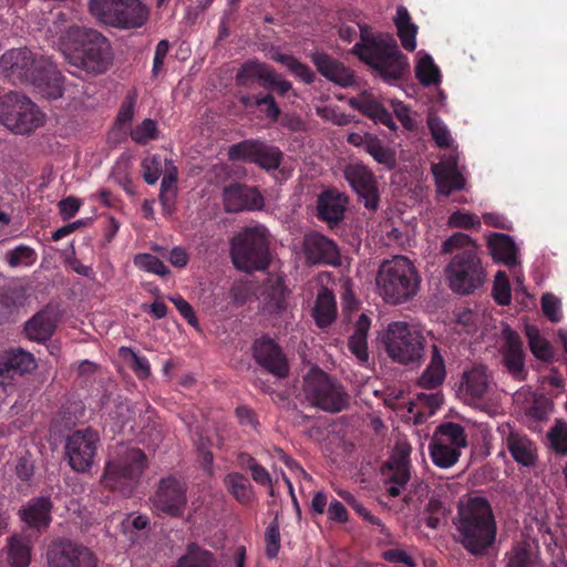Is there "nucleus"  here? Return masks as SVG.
Instances as JSON below:
<instances>
[{"label":"nucleus","mask_w":567,"mask_h":567,"mask_svg":"<svg viewBox=\"0 0 567 567\" xmlns=\"http://www.w3.org/2000/svg\"><path fill=\"white\" fill-rule=\"evenodd\" d=\"M47 557L50 567H97L90 548L68 539L53 543Z\"/></svg>","instance_id":"dca6fc26"},{"label":"nucleus","mask_w":567,"mask_h":567,"mask_svg":"<svg viewBox=\"0 0 567 567\" xmlns=\"http://www.w3.org/2000/svg\"><path fill=\"white\" fill-rule=\"evenodd\" d=\"M303 391L311 405L329 413L341 412L349 405V394L343 386L318 368L306 375Z\"/></svg>","instance_id":"1a4fd4ad"},{"label":"nucleus","mask_w":567,"mask_h":567,"mask_svg":"<svg viewBox=\"0 0 567 567\" xmlns=\"http://www.w3.org/2000/svg\"><path fill=\"white\" fill-rule=\"evenodd\" d=\"M359 28L360 41L352 53L385 83L394 85L404 80L410 73V62L396 40L391 34H373L365 24Z\"/></svg>","instance_id":"f03ea898"},{"label":"nucleus","mask_w":567,"mask_h":567,"mask_svg":"<svg viewBox=\"0 0 567 567\" xmlns=\"http://www.w3.org/2000/svg\"><path fill=\"white\" fill-rule=\"evenodd\" d=\"M177 168L173 166L166 171L162 183L159 202L164 210H169L176 197Z\"/></svg>","instance_id":"de8ad7c7"},{"label":"nucleus","mask_w":567,"mask_h":567,"mask_svg":"<svg viewBox=\"0 0 567 567\" xmlns=\"http://www.w3.org/2000/svg\"><path fill=\"white\" fill-rule=\"evenodd\" d=\"M89 8L101 23L123 30L141 28L150 18L141 0H90Z\"/></svg>","instance_id":"6e6552de"},{"label":"nucleus","mask_w":567,"mask_h":567,"mask_svg":"<svg viewBox=\"0 0 567 567\" xmlns=\"http://www.w3.org/2000/svg\"><path fill=\"white\" fill-rule=\"evenodd\" d=\"M542 310L546 318L551 322H558L561 319L560 301L551 293H545L542 297Z\"/></svg>","instance_id":"e2e57ef3"},{"label":"nucleus","mask_w":567,"mask_h":567,"mask_svg":"<svg viewBox=\"0 0 567 567\" xmlns=\"http://www.w3.org/2000/svg\"><path fill=\"white\" fill-rule=\"evenodd\" d=\"M446 377L445 361L436 344L432 346L431 360L417 380V385L426 390L440 388Z\"/></svg>","instance_id":"c85d7f7f"},{"label":"nucleus","mask_w":567,"mask_h":567,"mask_svg":"<svg viewBox=\"0 0 567 567\" xmlns=\"http://www.w3.org/2000/svg\"><path fill=\"white\" fill-rule=\"evenodd\" d=\"M436 187L440 194L450 196L453 190H461L465 186L463 175L454 167L440 169L439 166L432 168Z\"/></svg>","instance_id":"c9c22d12"},{"label":"nucleus","mask_w":567,"mask_h":567,"mask_svg":"<svg viewBox=\"0 0 567 567\" xmlns=\"http://www.w3.org/2000/svg\"><path fill=\"white\" fill-rule=\"evenodd\" d=\"M227 155L229 161L252 163L266 171L277 169L282 161V153L277 146L255 138L230 145Z\"/></svg>","instance_id":"f8f14e48"},{"label":"nucleus","mask_w":567,"mask_h":567,"mask_svg":"<svg viewBox=\"0 0 567 567\" xmlns=\"http://www.w3.org/2000/svg\"><path fill=\"white\" fill-rule=\"evenodd\" d=\"M506 567H534L530 545L526 542L516 543L505 554Z\"/></svg>","instance_id":"c03bdc74"},{"label":"nucleus","mask_w":567,"mask_h":567,"mask_svg":"<svg viewBox=\"0 0 567 567\" xmlns=\"http://www.w3.org/2000/svg\"><path fill=\"white\" fill-rule=\"evenodd\" d=\"M382 558L392 564H402L406 567H415V559L401 548H391L382 554Z\"/></svg>","instance_id":"69168bd1"},{"label":"nucleus","mask_w":567,"mask_h":567,"mask_svg":"<svg viewBox=\"0 0 567 567\" xmlns=\"http://www.w3.org/2000/svg\"><path fill=\"white\" fill-rule=\"evenodd\" d=\"M223 202L228 213L259 210L265 205V199L256 187L237 182L223 188Z\"/></svg>","instance_id":"4be33fe9"},{"label":"nucleus","mask_w":567,"mask_h":567,"mask_svg":"<svg viewBox=\"0 0 567 567\" xmlns=\"http://www.w3.org/2000/svg\"><path fill=\"white\" fill-rule=\"evenodd\" d=\"M442 254H454L445 274L450 288L458 295L474 293L486 280V271L477 254V245L464 233H454L441 247Z\"/></svg>","instance_id":"20e7f679"},{"label":"nucleus","mask_w":567,"mask_h":567,"mask_svg":"<svg viewBox=\"0 0 567 567\" xmlns=\"http://www.w3.org/2000/svg\"><path fill=\"white\" fill-rule=\"evenodd\" d=\"M365 152L371 155L375 162L385 166L388 169H393L396 166L395 152L385 146L377 136L369 137Z\"/></svg>","instance_id":"79ce46f5"},{"label":"nucleus","mask_w":567,"mask_h":567,"mask_svg":"<svg viewBox=\"0 0 567 567\" xmlns=\"http://www.w3.org/2000/svg\"><path fill=\"white\" fill-rule=\"evenodd\" d=\"M343 176L364 207L372 212L377 210L380 195L373 172L362 163H355L344 167Z\"/></svg>","instance_id":"f3484780"},{"label":"nucleus","mask_w":567,"mask_h":567,"mask_svg":"<svg viewBox=\"0 0 567 567\" xmlns=\"http://www.w3.org/2000/svg\"><path fill=\"white\" fill-rule=\"evenodd\" d=\"M415 75L424 86L435 85L441 81L440 70L429 54L419 60L415 66Z\"/></svg>","instance_id":"49530a36"},{"label":"nucleus","mask_w":567,"mask_h":567,"mask_svg":"<svg viewBox=\"0 0 567 567\" xmlns=\"http://www.w3.org/2000/svg\"><path fill=\"white\" fill-rule=\"evenodd\" d=\"M524 332L534 357L544 362H551L555 354L554 349L550 342L542 337L538 328L533 324H526Z\"/></svg>","instance_id":"4c0bfd02"},{"label":"nucleus","mask_w":567,"mask_h":567,"mask_svg":"<svg viewBox=\"0 0 567 567\" xmlns=\"http://www.w3.org/2000/svg\"><path fill=\"white\" fill-rule=\"evenodd\" d=\"M120 352L126 358L130 357V368L140 380H146L151 375V365L146 357L138 355L131 348L122 347Z\"/></svg>","instance_id":"8fccbe9b"},{"label":"nucleus","mask_w":567,"mask_h":567,"mask_svg":"<svg viewBox=\"0 0 567 567\" xmlns=\"http://www.w3.org/2000/svg\"><path fill=\"white\" fill-rule=\"evenodd\" d=\"M53 503L49 496L34 497L19 511L21 519L31 528L39 532L49 527Z\"/></svg>","instance_id":"cd10ccee"},{"label":"nucleus","mask_w":567,"mask_h":567,"mask_svg":"<svg viewBox=\"0 0 567 567\" xmlns=\"http://www.w3.org/2000/svg\"><path fill=\"white\" fill-rule=\"evenodd\" d=\"M408 453L392 455L382 466V475L390 484L405 486L411 478Z\"/></svg>","instance_id":"7c9ffc66"},{"label":"nucleus","mask_w":567,"mask_h":567,"mask_svg":"<svg viewBox=\"0 0 567 567\" xmlns=\"http://www.w3.org/2000/svg\"><path fill=\"white\" fill-rule=\"evenodd\" d=\"M38 94L48 99L56 100L63 94V76L54 64L40 60L35 73L29 81Z\"/></svg>","instance_id":"b1692460"},{"label":"nucleus","mask_w":567,"mask_h":567,"mask_svg":"<svg viewBox=\"0 0 567 567\" xmlns=\"http://www.w3.org/2000/svg\"><path fill=\"white\" fill-rule=\"evenodd\" d=\"M461 390L464 400L475 408L487 411L486 400L492 391V377L486 365L472 367L463 373Z\"/></svg>","instance_id":"a211bd4d"},{"label":"nucleus","mask_w":567,"mask_h":567,"mask_svg":"<svg viewBox=\"0 0 567 567\" xmlns=\"http://www.w3.org/2000/svg\"><path fill=\"white\" fill-rule=\"evenodd\" d=\"M48 34L68 62L90 74H103L113 62L112 47L101 32L80 27L59 12Z\"/></svg>","instance_id":"f257e3e1"},{"label":"nucleus","mask_w":567,"mask_h":567,"mask_svg":"<svg viewBox=\"0 0 567 567\" xmlns=\"http://www.w3.org/2000/svg\"><path fill=\"white\" fill-rule=\"evenodd\" d=\"M39 63L27 48L9 50L2 54V76L13 84H28Z\"/></svg>","instance_id":"6ab92c4d"},{"label":"nucleus","mask_w":567,"mask_h":567,"mask_svg":"<svg viewBox=\"0 0 567 567\" xmlns=\"http://www.w3.org/2000/svg\"><path fill=\"white\" fill-rule=\"evenodd\" d=\"M394 24L402 47L412 52L416 48L417 25L411 21V16L404 6L396 8Z\"/></svg>","instance_id":"473e14b6"},{"label":"nucleus","mask_w":567,"mask_h":567,"mask_svg":"<svg viewBox=\"0 0 567 567\" xmlns=\"http://www.w3.org/2000/svg\"><path fill=\"white\" fill-rule=\"evenodd\" d=\"M37 368L35 358L32 353L21 348H10L2 351V389L4 380L14 375H23Z\"/></svg>","instance_id":"bb28decb"},{"label":"nucleus","mask_w":567,"mask_h":567,"mask_svg":"<svg viewBox=\"0 0 567 567\" xmlns=\"http://www.w3.org/2000/svg\"><path fill=\"white\" fill-rule=\"evenodd\" d=\"M349 104L358 110L363 115L374 120L379 113V110L382 109V104L374 100H358L355 97L350 99Z\"/></svg>","instance_id":"0e129e2a"},{"label":"nucleus","mask_w":567,"mask_h":567,"mask_svg":"<svg viewBox=\"0 0 567 567\" xmlns=\"http://www.w3.org/2000/svg\"><path fill=\"white\" fill-rule=\"evenodd\" d=\"M230 258L240 271H264L270 265L268 231L262 226L246 227L230 241Z\"/></svg>","instance_id":"423d86ee"},{"label":"nucleus","mask_w":567,"mask_h":567,"mask_svg":"<svg viewBox=\"0 0 567 567\" xmlns=\"http://www.w3.org/2000/svg\"><path fill=\"white\" fill-rule=\"evenodd\" d=\"M493 297L495 301L501 306H507L511 303V285L504 271H498L495 276L493 286Z\"/></svg>","instance_id":"864d4df0"},{"label":"nucleus","mask_w":567,"mask_h":567,"mask_svg":"<svg viewBox=\"0 0 567 567\" xmlns=\"http://www.w3.org/2000/svg\"><path fill=\"white\" fill-rule=\"evenodd\" d=\"M275 61L286 65L288 70L306 84H312L316 80L315 72L305 63L300 62L293 55L277 54Z\"/></svg>","instance_id":"a18cd8bd"},{"label":"nucleus","mask_w":567,"mask_h":567,"mask_svg":"<svg viewBox=\"0 0 567 567\" xmlns=\"http://www.w3.org/2000/svg\"><path fill=\"white\" fill-rule=\"evenodd\" d=\"M447 225L455 228L471 229L480 227L481 220L475 214L457 210L450 215Z\"/></svg>","instance_id":"052dcab7"},{"label":"nucleus","mask_w":567,"mask_h":567,"mask_svg":"<svg viewBox=\"0 0 567 567\" xmlns=\"http://www.w3.org/2000/svg\"><path fill=\"white\" fill-rule=\"evenodd\" d=\"M502 443L512 458L522 467H534L538 461V449L525 432L503 423L497 427Z\"/></svg>","instance_id":"2eb2a0df"},{"label":"nucleus","mask_w":567,"mask_h":567,"mask_svg":"<svg viewBox=\"0 0 567 567\" xmlns=\"http://www.w3.org/2000/svg\"><path fill=\"white\" fill-rule=\"evenodd\" d=\"M99 442V433L91 427L71 432L65 441V454L71 468L79 473L90 471Z\"/></svg>","instance_id":"ddd939ff"},{"label":"nucleus","mask_w":567,"mask_h":567,"mask_svg":"<svg viewBox=\"0 0 567 567\" xmlns=\"http://www.w3.org/2000/svg\"><path fill=\"white\" fill-rule=\"evenodd\" d=\"M454 525L457 542L474 556L485 555L496 542L495 515L489 502L482 496L458 502Z\"/></svg>","instance_id":"7ed1b4c3"},{"label":"nucleus","mask_w":567,"mask_h":567,"mask_svg":"<svg viewBox=\"0 0 567 567\" xmlns=\"http://www.w3.org/2000/svg\"><path fill=\"white\" fill-rule=\"evenodd\" d=\"M429 449L432 462L441 468L452 467L461 456V450L434 440Z\"/></svg>","instance_id":"a19ab883"},{"label":"nucleus","mask_w":567,"mask_h":567,"mask_svg":"<svg viewBox=\"0 0 567 567\" xmlns=\"http://www.w3.org/2000/svg\"><path fill=\"white\" fill-rule=\"evenodd\" d=\"M146 467V454L141 449L126 447L105 464L101 482L111 491L131 495Z\"/></svg>","instance_id":"0eeeda50"},{"label":"nucleus","mask_w":567,"mask_h":567,"mask_svg":"<svg viewBox=\"0 0 567 567\" xmlns=\"http://www.w3.org/2000/svg\"><path fill=\"white\" fill-rule=\"evenodd\" d=\"M549 405V400L546 396L537 395L526 408V416L533 421H543L548 416Z\"/></svg>","instance_id":"13d9d810"},{"label":"nucleus","mask_w":567,"mask_h":567,"mask_svg":"<svg viewBox=\"0 0 567 567\" xmlns=\"http://www.w3.org/2000/svg\"><path fill=\"white\" fill-rule=\"evenodd\" d=\"M44 114L27 96L10 92L2 96V125L16 134H29L42 126Z\"/></svg>","instance_id":"9b49d317"},{"label":"nucleus","mask_w":567,"mask_h":567,"mask_svg":"<svg viewBox=\"0 0 567 567\" xmlns=\"http://www.w3.org/2000/svg\"><path fill=\"white\" fill-rule=\"evenodd\" d=\"M153 508L165 516L181 518L187 505V487L175 476L159 480L151 497Z\"/></svg>","instance_id":"4468645a"},{"label":"nucleus","mask_w":567,"mask_h":567,"mask_svg":"<svg viewBox=\"0 0 567 567\" xmlns=\"http://www.w3.org/2000/svg\"><path fill=\"white\" fill-rule=\"evenodd\" d=\"M348 204L349 199L346 194L336 188H328L317 198V217L333 228L344 218Z\"/></svg>","instance_id":"393cba45"},{"label":"nucleus","mask_w":567,"mask_h":567,"mask_svg":"<svg viewBox=\"0 0 567 567\" xmlns=\"http://www.w3.org/2000/svg\"><path fill=\"white\" fill-rule=\"evenodd\" d=\"M134 264L138 268L155 274L159 276H165L169 274V269L165 266V264L151 254H140L134 258Z\"/></svg>","instance_id":"603ef678"},{"label":"nucleus","mask_w":567,"mask_h":567,"mask_svg":"<svg viewBox=\"0 0 567 567\" xmlns=\"http://www.w3.org/2000/svg\"><path fill=\"white\" fill-rule=\"evenodd\" d=\"M252 354L256 362L278 379L289 375V364L281 348L275 340L262 337L255 341Z\"/></svg>","instance_id":"412c9836"},{"label":"nucleus","mask_w":567,"mask_h":567,"mask_svg":"<svg viewBox=\"0 0 567 567\" xmlns=\"http://www.w3.org/2000/svg\"><path fill=\"white\" fill-rule=\"evenodd\" d=\"M280 525L278 516L268 525L265 533V554L269 559L276 558L280 549Z\"/></svg>","instance_id":"3c124183"},{"label":"nucleus","mask_w":567,"mask_h":567,"mask_svg":"<svg viewBox=\"0 0 567 567\" xmlns=\"http://www.w3.org/2000/svg\"><path fill=\"white\" fill-rule=\"evenodd\" d=\"M302 249L308 265H340V251L336 241L318 231L305 235Z\"/></svg>","instance_id":"aec40b11"},{"label":"nucleus","mask_w":567,"mask_h":567,"mask_svg":"<svg viewBox=\"0 0 567 567\" xmlns=\"http://www.w3.org/2000/svg\"><path fill=\"white\" fill-rule=\"evenodd\" d=\"M424 337L406 322L395 321L389 324L384 346L388 355L400 364L420 365L423 361Z\"/></svg>","instance_id":"9d476101"},{"label":"nucleus","mask_w":567,"mask_h":567,"mask_svg":"<svg viewBox=\"0 0 567 567\" xmlns=\"http://www.w3.org/2000/svg\"><path fill=\"white\" fill-rule=\"evenodd\" d=\"M259 69L260 62L258 61L245 62L236 73V84L238 86L250 87L254 81H258Z\"/></svg>","instance_id":"5fc2aeb1"},{"label":"nucleus","mask_w":567,"mask_h":567,"mask_svg":"<svg viewBox=\"0 0 567 567\" xmlns=\"http://www.w3.org/2000/svg\"><path fill=\"white\" fill-rule=\"evenodd\" d=\"M31 559L30 540L22 535H14L8 540V563L11 567H28Z\"/></svg>","instance_id":"e433bc0d"},{"label":"nucleus","mask_w":567,"mask_h":567,"mask_svg":"<svg viewBox=\"0 0 567 567\" xmlns=\"http://www.w3.org/2000/svg\"><path fill=\"white\" fill-rule=\"evenodd\" d=\"M55 328V318L49 311L42 310L25 322L24 332L30 340L44 342L53 336Z\"/></svg>","instance_id":"c756f323"},{"label":"nucleus","mask_w":567,"mask_h":567,"mask_svg":"<svg viewBox=\"0 0 567 567\" xmlns=\"http://www.w3.org/2000/svg\"><path fill=\"white\" fill-rule=\"evenodd\" d=\"M432 440L449 444L458 450L467 445L464 427L454 422H446L439 425Z\"/></svg>","instance_id":"ea45409f"},{"label":"nucleus","mask_w":567,"mask_h":567,"mask_svg":"<svg viewBox=\"0 0 567 567\" xmlns=\"http://www.w3.org/2000/svg\"><path fill=\"white\" fill-rule=\"evenodd\" d=\"M132 140L140 145H146L158 137L157 123L152 118H145L131 131Z\"/></svg>","instance_id":"09e8293b"},{"label":"nucleus","mask_w":567,"mask_h":567,"mask_svg":"<svg viewBox=\"0 0 567 567\" xmlns=\"http://www.w3.org/2000/svg\"><path fill=\"white\" fill-rule=\"evenodd\" d=\"M310 59L317 71L328 81L341 87H350L355 84L353 72L328 53L316 51L311 53Z\"/></svg>","instance_id":"a878e982"},{"label":"nucleus","mask_w":567,"mask_h":567,"mask_svg":"<svg viewBox=\"0 0 567 567\" xmlns=\"http://www.w3.org/2000/svg\"><path fill=\"white\" fill-rule=\"evenodd\" d=\"M550 447L560 455H567V427L565 424H557L548 432Z\"/></svg>","instance_id":"4d7b16f0"},{"label":"nucleus","mask_w":567,"mask_h":567,"mask_svg":"<svg viewBox=\"0 0 567 567\" xmlns=\"http://www.w3.org/2000/svg\"><path fill=\"white\" fill-rule=\"evenodd\" d=\"M257 107H259L260 112L270 121L277 122L279 120L281 110L272 94L258 93Z\"/></svg>","instance_id":"bf43d9fd"},{"label":"nucleus","mask_w":567,"mask_h":567,"mask_svg":"<svg viewBox=\"0 0 567 567\" xmlns=\"http://www.w3.org/2000/svg\"><path fill=\"white\" fill-rule=\"evenodd\" d=\"M174 567H217V561L213 553L193 543Z\"/></svg>","instance_id":"58836bf2"},{"label":"nucleus","mask_w":567,"mask_h":567,"mask_svg":"<svg viewBox=\"0 0 567 567\" xmlns=\"http://www.w3.org/2000/svg\"><path fill=\"white\" fill-rule=\"evenodd\" d=\"M429 128L436 145L446 148L451 145L452 138L445 124L439 118L431 116L427 121Z\"/></svg>","instance_id":"6e6d98bb"},{"label":"nucleus","mask_w":567,"mask_h":567,"mask_svg":"<svg viewBox=\"0 0 567 567\" xmlns=\"http://www.w3.org/2000/svg\"><path fill=\"white\" fill-rule=\"evenodd\" d=\"M348 347L359 361H368L369 352L367 338L351 336L348 341Z\"/></svg>","instance_id":"774afa93"},{"label":"nucleus","mask_w":567,"mask_h":567,"mask_svg":"<svg viewBox=\"0 0 567 567\" xmlns=\"http://www.w3.org/2000/svg\"><path fill=\"white\" fill-rule=\"evenodd\" d=\"M224 484L227 491L241 505H249L252 502V486L244 474L231 472L225 476Z\"/></svg>","instance_id":"f704fd0d"},{"label":"nucleus","mask_w":567,"mask_h":567,"mask_svg":"<svg viewBox=\"0 0 567 567\" xmlns=\"http://www.w3.org/2000/svg\"><path fill=\"white\" fill-rule=\"evenodd\" d=\"M502 362L508 374L517 380L524 381L527 377L523 341L519 334L507 328L504 330V343L501 348Z\"/></svg>","instance_id":"5701e85b"},{"label":"nucleus","mask_w":567,"mask_h":567,"mask_svg":"<svg viewBox=\"0 0 567 567\" xmlns=\"http://www.w3.org/2000/svg\"><path fill=\"white\" fill-rule=\"evenodd\" d=\"M337 316V306L333 293L328 288H322L316 299L312 309V317L316 324L323 329L334 321Z\"/></svg>","instance_id":"2f4dec72"},{"label":"nucleus","mask_w":567,"mask_h":567,"mask_svg":"<svg viewBox=\"0 0 567 567\" xmlns=\"http://www.w3.org/2000/svg\"><path fill=\"white\" fill-rule=\"evenodd\" d=\"M4 259L11 268L31 267L35 264L38 254L32 247L21 244L8 250Z\"/></svg>","instance_id":"37998d69"},{"label":"nucleus","mask_w":567,"mask_h":567,"mask_svg":"<svg viewBox=\"0 0 567 567\" xmlns=\"http://www.w3.org/2000/svg\"><path fill=\"white\" fill-rule=\"evenodd\" d=\"M143 178L148 185H154L162 173V164L158 156L146 157L142 162Z\"/></svg>","instance_id":"680f3d73"},{"label":"nucleus","mask_w":567,"mask_h":567,"mask_svg":"<svg viewBox=\"0 0 567 567\" xmlns=\"http://www.w3.org/2000/svg\"><path fill=\"white\" fill-rule=\"evenodd\" d=\"M82 202L73 196H69L59 202V213L63 220H69L80 210Z\"/></svg>","instance_id":"338daca9"},{"label":"nucleus","mask_w":567,"mask_h":567,"mask_svg":"<svg viewBox=\"0 0 567 567\" xmlns=\"http://www.w3.org/2000/svg\"><path fill=\"white\" fill-rule=\"evenodd\" d=\"M421 277L405 256H395L381 264L377 276L380 295L390 305H400L416 296Z\"/></svg>","instance_id":"39448f33"},{"label":"nucleus","mask_w":567,"mask_h":567,"mask_svg":"<svg viewBox=\"0 0 567 567\" xmlns=\"http://www.w3.org/2000/svg\"><path fill=\"white\" fill-rule=\"evenodd\" d=\"M488 248L494 259L507 266H514L517 262L516 246L508 235L494 234L488 240Z\"/></svg>","instance_id":"72a5a7b5"}]
</instances>
